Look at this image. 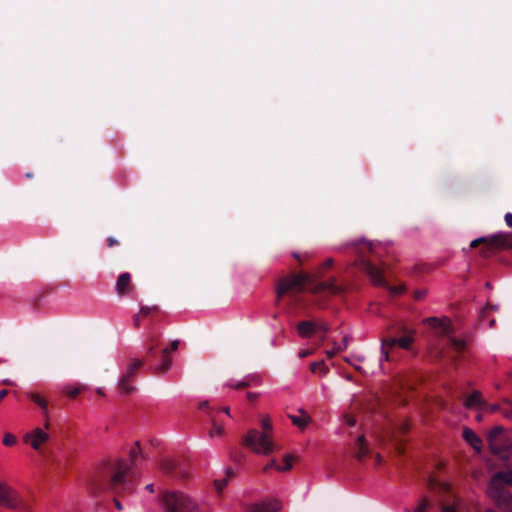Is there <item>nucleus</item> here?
Wrapping results in <instances>:
<instances>
[{
  "instance_id": "1",
  "label": "nucleus",
  "mask_w": 512,
  "mask_h": 512,
  "mask_svg": "<svg viewBox=\"0 0 512 512\" xmlns=\"http://www.w3.org/2000/svg\"><path fill=\"white\" fill-rule=\"evenodd\" d=\"M430 488L435 491L441 512H470L466 500L446 481L430 480Z\"/></svg>"
},
{
  "instance_id": "2",
  "label": "nucleus",
  "mask_w": 512,
  "mask_h": 512,
  "mask_svg": "<svg viewBox=\"0 0 512 512\" xmlns=\"http://www.w3.org/2000/svg\"><path fill=\"white\" fill-rule=\"evenodd\" d=\"M130 469V465L123 460L109 463L108 473H110V475L107 489L117 494L131 493L133 491V485L127 477V473Z\"/></svg>"
},
{
  "instance_id": "3",
  "label": "nucleus",
  "mask_w": 512,
  "mask_h": 512,
  "mask_svg": "<svg viewBox=\"0 0 512 512\" xmlns=\"http://www.w3.org/2000/svg\"><path fill=\"white\" fill-rule=\"evenodd\" d=\"M483 244L480 254L488 257L499 250H505L512 247V234L508 232H498L490 236H483L474 239L470 243L471 248Z\"/></svg>"
},
{
  "instance_id": "4",
  "label": "nucleus",
  "mask_w": 512,
  "mask_h": 512,
  "mask_svg": "<svg viewBox=\"0 0 512 512\" xmlns=\"http://www.w3.org/2000/svg\"><path fill=\"white\" fill-rule=\"evenodd\" d=\"M244 444L259 455H269L278 450V446L273 442L270 434L261 433L256 429L247 432L244 437Z\"/></svg>"
},
{
  "instance_id": "5",
  "label": "nucleus",
  "mask_w": 512,
  "mask_h": 512,
  "mask_svg": "<svg viewBox=\"0 0 512 512\" xmlns=\"http://www.w3.org/2000/svg\"><path fill=\"white\" fill-rule=\"evenodd\" d=\"M165 512H201L198 504L182 492H170L163 497Z\"/></svg>"
},
{
  "instance_id": "6",
  "label": "nucleus",
  "mask_w": 512,
  "mask_h": 512,
  "mask_svg": "<svg viewBox=\"0 0 512 512\" xmlns=\"http://www.w3.org/2000/svg\"><path fill=\"white\" fill-rule=\"evenodd\" d=\"M313 281V276L308 273H299L284 277L278 281L276 289V304L279 303L283 295L290 291L301 292L306 284Z\"/></svg>"
},
{
  "instance_id": "7",
  "label": "nucleus",
  "mask_w": 512,
  "mask_h": 512,
  "mask_svg": "<svg viewBox=\"0 0 512 512\" xmlns=\"http://www.w3.org/2000/svg\"><path fill=\"white\" fill-rule=\"evenodd\" d=\"M144 365V360L138 358H131L123 369V372L118 380V388L123 394L129 395L136 390V386L132 384L138 369Z\"/></svg>"
},
{
  "instance_id": "8",
  "label": "nucleus",
  "mask_w": 512,
  "mask_h": 512,
  "mask_svg": "<svg viewBox=\"0 0 512 512\" xmlns=\"http://www.w3.org/2000/svg\"><path fill=\"white\" fill-rule=\"evenodd\" d=\"M415 338L412 335H404L400 338L395 336H388L381 339V357L379 359L380 363L383 361H389V349L394 346H399L402 349L410 350Z\"/></svg>"
},
{
  "instance_id": "9",
  "label": "nucleus",
  "mask_w": 512,
  "mask_h": 512,
  "mask_svg": "<svg viewBox=\"0 0 512 512\" xmlns=\"http://www.w3.org/2000/svg\"><path fill=\"white\" fill-rule=\"evenodd\" d=\"M22 505L20 494L5 482H0V506L7 509H18Z\"/></svg>"
},
{
  "instance_id": "10",
  "label": "nucleus",
  "mask_w": 512,
  "mask_h": 512,
  "mask_svg": "<svg viewBox=\"0 0 512 512\" xmlns=\"http://www.w3.org/2000/svg\"><path fill=\"white\" fill-rule=\"evenodd\" d=\"M488 496L502 512H512V493L508 490L487 491Z\"/></svg>"
},
{
  "instance_id": "11",
  "label": "nucleus",
  "mask_w": 512,
  "mask_h": 512,
  "mask_svg": "<svg viewBox=\"0 0 512 512\" xmlns=\"http://www.w3.org/2000/svg\"><path fill=\"white\" fill-rule=\"evenodd\" d=\"M505 485L512 486V470L496 472L488 484L487 491L506 490Z\"/></svg>"
},
{
  "instance_id": "12",
  "label": "nucleus",
  "mask_w": 512,
  "mask_h": 512,
  "mask_svg": "<svg viewBox=\"0 0 512 512\" xmlns=\"http://www.w3.org/2000/svg\"><path fill=\"white\" fill-rule=\"evenodd\" d=\"M504 438V428L502 426L493 427L488 433L487 440L491 451L499 454L504 450L502 439Z\"/></svg>"
},
{
  "instance_id": "13",
  "label": "nucleus",
  "mask_w": 512,
  "mask_h": 512,
  "mask_svg": "<svg viewBox=\"0 0 512 512\" xmlns=\"http://www.w3.org/2000/svg\"><path fill=\"white\" fill-rule=\"evenodd\" d=\"M281 507L282 504L278 499H269L249 505L246 512H277Z\"/></svg>"
},
{
  "instance_id": "14",
  "label": "nucleus",
  "mask_w": 512,
  "mask_h": 512,
  "mask_svg": "<svg viewBox=\"0 0 512 512\" xmlns=\"http://www.w3.org/2000/svg\"><path fill=\"white\" fill-rule=\"evenodd\" d=\"M351 452L358 461H362L369 454L370 448L364 435L356 439L351 446Z\"/></svg>"
},
{
  "instance_id": "15",
  "label": "nucleus",
  "mask_w": 512,
  "mask_h": 512,
  "mask_svg": "<svg viewBox=\"0 0 512 512\" xmlns=\"http://www.w3.org/2000/svg\"><path fill=\"white\" fill-rule=\"evenodd\" d=\"M283 460L286 462V466H281L275 459H271L264 467L263 473H269L272 469L277 472H287L293 466L294 456L287 454L284 456Z\"/></svg>"
},
{
  "instance_id": "16",
  "label": "nucleus",
  "mask_w": 512,
  "mask_h": 512,
  "mask_svg": "<svg viewBox=\"0 0 512 512\" xmlns=\"http://www.w3.org/2000/svg\"><path fill=\"white\" fill-rule=\"evenodd\" d=\"M325 290H328L332 294H341L344 292V288L342 286L336 285L335 278L318 282L311 288L313 293H319Z\"/></svg>"
},
{
  "instance_id": "17",
  "label": "nucleus",
  "mask_w": 512,
  "mask_h": 512,
  "mask_svg": "<svg viewBox=\"0 0 512 512\" xmlns=\"http://www.w3.org/2000/svg\"><path fill=\"white\" fill-rule=\"evenodd\" d=\"M132 290L131 274L128 272L121 273L115 284V291L119 296H124Z\"/></svg>"
},
{
  "instance_id": "18",
  "label": "nucleus",
  "mask_w": 512,
  "mask_h": 512,
  "mask_svg": "<svg viewBox=\"0 0 512 512\" xmlns=\"http://www.w3.org/2000/svg\"><path fill=\"white\" fill-rule=\"evenodd\" d=\"M363 270L368 275L369 279L374 285H385V281L382 277L381 271L375 265L366 261L363 264Z\"/></svg>"
},
{
  "instance_id": "19",
  "label": "nucleus",
  "mask_w": 512,
  "mask_h": 512,
  "mask_svg": "<svg viewBox=\"0 0 512 512\" xmlns=\"http://www.w3.org/2000/svg\"><path fill=\"white\" fill-rule=\"evenodd\" d=\"M423 322L432 328H442L444 334H446L447 336L449 335L450 321L447 317H428L424 319Z\"/></svg>"
},
{
  "instance_id": "20",
  "label": "nucleus",
  "mask_w": 512,
  "mask_h": 512,
  "mask_svg": "<svg viewBox=\"0 0 512 512\" xmlns=\"http://www.w3.org/2000/svg\"><path fill=\"white\" fill-rule=\"evenodd\" d=\"M462 436L465 439V441L469 443L476 452H481L482 440L478 435H476V433L472 429L464 428Z\"/></svg>"
},
{
  "instance_id": "21",
  "label": "nucleus",
  "mask_w": 512,
  "mask_h": 512,
  "mask_svg": "<svg viewBox=\"0 0 512 512\" xmlns=\"http://www.w3.org/2000/svg\"><path fill=\"white\" fill-rule=\"evenodd\" d=\"M299 412L301 415H288V417L295 426L303 430L306 428L311 419L309 415H307L302 409H300Z\"/></svg>"
},
{
  "instance_id": "22",
  "label": "nucleus",
  "mask_w": 512,
  "mask_h": 512,
  "mask_svg": "<svg viewBox=\"0 0 512 512\" xmlns=\"http://www.w3.org/2000/svg\"><path fill=\"white\" fill-rule=\"evenodd\" d=\"M258 378L256 376H246L240 381H229L225 384L226 387L232 388V389H240L244 387H248L252 384V382H257Z\"/></svg>"
},
{
  "instance_id": "23",
  "label": "nucleus",
  "mask_w": 512,
  "mask_h": 512,
  "mask_svg": "<svg viewBox=\"0 0 512 512\" xmlns=\"http://www.w3.org/2000/svg\"><path fill=\"white\" fill-rule=\"evenodd\" d=\"M34 404H37L42 411L43 416V426L45 429L49 428V413L47 408V402L40 396L34 394Z\"/></svg>"
},
{
  "instance_id": "24",
  "label": "nucleus",
  "mask_w": 512,
  "mask_h": 512,
  "mask_svg": "<svg viewBox=\"0 0 512 512\" xmlns=\"http://www.w3.org/2000/svg\"><path fill=\"white\" fill-rule=\"evenodd\" d=\"M172 365V359L169 356V349L165 348L162 351V362L160 365L154 368L155 373H165L170 369Z\"/></svg>"
},
{
  "instance_id": "25",
  "label": "nucleus",
  "mask_w": 512,
  "mask_h": 512,
  "mask_svg": "<svg viewBox=\"0 0 512 512\" xmlns=\"http://www.w3.org/2000/svg\"><path fill=\"white\" fill-rule=\"evenodd\" d=\"M316 329V325L310 321H302L298 324V333L302 338L311 336Z\"/></svg>"
},
{
  "instance_id": "26",
  "label": "nucleus",
  "mask_w": 512,
  "mask_h": 512,
  "mask_svg": "<svg viewBox=\"0 0 512 512\" xmlns=\"http://www.w3.org/2000/svg\"><path fill=\"white\" fill-rule=\"evenodd\" d=\"M49 437V434L45 430L34 428V450H38L41 444L49 440Z\"/></svg>"
},
{
  "instance_id": "27",
  "label": "nucleus",
  "mask_w": 512,
  "mask_h": 512,
  "mask_svg": "<svg viewBox=\"0 0 512 512\" xmlns=\"http://www.w3.org/2000/svg\"><path fill=\"white\" fill-rule=\"evenodd\" d=\"M482 398L479 391L472 392L465 400L464 406L466 408L480 407L482 405Z\"/></svg>"
},
{
  "instance_id": "28",
  "label": "nucleus",
  "mask_w": 512,
  "mask_h": 512,
  "mask_svg": "<svg viewBox=\"0 0 512 512\" xmlns=\"http://www.w3.org/2000/svg\"><path fill=\"white\" fill-rule=\"evenodd\" d=\"M351 341V337L348 335H345L342 339V342L339 344H335L333 349L326 351V354L328 357H333L335 354L344 351L347 349L349 343Z\"/></svg>"
},
{
  "instance_id": "29",
  "label": "nucleus",
  "mask_w": 512,
  "mask_h": 512,
  "mask_svg": "<svg viewBox=\"0 0 512 512\" xmlns=\"http://www.w3.org/2000/svg\"><path fill=\"white\" fill-rule=\"evenodd\" d=\"M86 386L81 384H67L63 387V392L70 397H76L81 391L85 390Z\"/></svg>"
},
{
  "instance_id": "30",
  "label": "nucleus",
  "mask_w": 512,
  "mask_h": 512,
  "mask_svg": "<svg viewBox=\"0 0 512 512\" xmlns=\"http://www.w3.org/2000/svg\"><path fill=\"white\" fill-rule=\"evenodd\" d=\"M212 426L209 431V437L214 438L216 436H221L223 434L224 428L221 424H218L215 417L211 416Z\"/></svg>"
},
{
  "instance_id": "31",
  "label": "nucleus",
  "mask_w": 512,
  "mask_h": 512,
  "mask_svg": "<svg viewBox=\"0 0 512 512\" xmlns=\"http://www.w3.org/2000/svg\"><path fill=\"white\" fill-rule=\"evenodd\" d=\"M17 443V438L12 433H5L3 436V444L7 447H11Z\"/></svg>"
},
{
  "instance_id": "32",
  "label": "nucleus",
  "mask_w": 512,
  "mask_h": 512,
  "mask_svg": "<svg viewBox=\"0 0 512 512\" xmlns=\"http://www.w3.org/2000/svg\"><path fill=\"white\" fill-rule=\"evenodd\" d=\"M449 340H450V343L451 345L458 351H461L465 348V341L462 340V339H457V338H454V337H449Z\"/></svg>"
},
{
  "instance_id": "33",
  "label": "nucleus",
  "mask_w": 512,
  "mask_h": 512,
  "mask_svg": "<svg viewBox=\"0 0 512 512\" xmlns=\"http://www.w3.org/2000/svg\"><path fill=\"white\" fill-rule=\"evenodd\" d=\"M502 403L506 404V405H508L510 407V409H503V410H501L502 415L506 419L511 420L512 419V401L509 400V399H503Z\"/></svg>"
},
{
  "instance_id": "34",
  "label": "nucleus",
  "mask_w": 512,
  "mask_h": 512,
  "mask_svg": "<svg viewBox=\"0 0 512 512\" xmlns=\"http://www.w3.org/2000/svg\"><path fill=\"white\" fill-rule=\"evenodd\" d=\"M310 368H311L312 372L320 371L323 374H325L327 372V368L323 361L311 363Z\"/></svg>"
},
{
  "instance_id": "35",
  "label": "nucleus",
  "mask_w": 512,
  "mask_h": 512,
  "mask_svg": "<svg viewBox=\"0 0 512 512\" xmlns=\"http://www.w3.org/2000/svg\"><path fill=\"white\" fill-rule=\"evenodd\" d=\"M398 333L402 334V336L404 335H412L414 337L416 331L413 329V328H410L404 324H400L398 326Z\"/></svg>"
},
{
  "instance_id": "36",
  "label": "nucleus",
  "mask_w": 512,
  "mask_h": 512,
  "mask_svg": "<svg viewBox=\"0 0 512 512\" xmlns=\"http://www.w3.org/2000/svg\"><path fill=\"white\" fill-rule=\"evenodd\" d=\"M158 310V307L156 305H153V306H143L140 308L139 310V313L143 316V317H146L148 315H150L151 313H154Z\"/></svg>"
},
{
  "instance_id": "37",
  "label": "nucleus",
  "mask_w": 512,
  "mask_h": 512,
  "mask_svg": "<svg viewBox=\"0 0 512 512\" xmlns=\"http://www.w3.org/2000/svg\"><path fill=\"white\" fill-rule=\"evenodd\" d=\"M430 507V502L428 499H422L418 506L414 509L413 512H426V510Z\"/></svg>"
},
{
  "instance_id": "38",
  "label": "nucleus",
  "mask_w": 512,
  "mask_h": 512,
  "mask_svg": "<svg viewBox=\"0 0 512 512\" xmlns=\"http://www.w3.org/2000/svg\"><path fill=\"white\" fill-rule=\"evenodd\" d=\"M141 448L139 443H135V445L130 449L129 456L131 461H134L139 455H141Z\"/></svg>"
},
{
  "instance_id": "39",
  "label": "nucleus",
  "mask_w": 512,
  "mask_h": 512,
  "mask_svg": "<svg viewBox=\"0 0 512 512\" xmlns=\"http://www.w3.org/2000/svg\"><path fill=\"white\" fill-rule=\"evenodd\" d=\"M261 426H262V429H263V432L262 433H267L269 434L271 431H272V424H271V421L269 420V418H263L261 420Z\"/></svg>"
},
{
  "instance_id": "40",
  "label": "nucleus",
  "mask_w": 512,
  "mask_h": 512,
  "mask_svg": "<svg viewBox=\"0 0 512 512\" xmlns=\"http://www.w3.org/2000/svg\"><path fill=\"white\" fill-rule=\"evenodd\" d=\"M345 360L348 363L354 365L356 369L360 370L362 368L360 366L356 365L355 361H357V362H364L365 361V357H363V356H353L352 359L351 358H345Z\"/></svg>"
},
{
  "instance_id": "41",
  "label": "nucleus",
  "mask_w": 512,
  "mask_h": 512,
  "mask_svg": "<svg viewBox=\"0 0 512 512\" xmlns=\"http://www.w3.org/2000/svg\"><path fill=\"white\" fill-rule=\"evenodd\" d=\"M227 483L228 482L225 478L215 480V488H216L217 492L221 493L224 490V488L227 486Z\"/></svg>"
},
{
  "instance_id": "42",
  "label": "nucleus",
  "mask_w": 512,
  "mask_h": 512,
  "mask_svg": "<svg viewBox=\"0 0 512 512\" xmlns=\"http://www.w3.org/2000/svg\"><path fill=\"white\" fill-rule=\"evenodd\" d=\"M141 318H143V316L139 312L133 316V324L135 327L140 326Z\"/></svg>"
},
{
  "instance_id": "43",
  "label": "nucleus",
  "mask_w": 512,
  "mask_h": 512,
  "mask_svg": "<svg viewBox=\"0 0 512 512\" xmlns=\"http://www.w3.org/2000/svg\"><path fill=\"white\" fill-rule=\"evenodd\" d=\"M426 295V291L425 290H417L414 292V298L416 300H422Z\"/></svg>"
},
{
  "instance_id": "44",
  "label": "nucleus",
  "mask_w": 512,
  "mask_h": 512,
  "mask_svg": "<svg viewBox=\"0 0 512 512\" xmlns=\"http://www.w3.org/2000/svg\"><path fill=\"white\" fill-rule=\"evenodd\" d=\"M501 410H503V409L501 408L500 404H492L488 407V411L491 413L501 411Z\"/></svg>"
},
{
  "instance_id": "45",
  "label": "nucleus",
  "mask_w": 512,
  "mask_h": 512,
  "mask_svg": "<svg viewBox=\"0 0 512 512\" xmlns=\"http://www.w3.org/2000/svg\"><path fill=\"white\" fill-rule=\"evenodd\" d=\"M504 219H505L507 226L512 228V213H510V212L506 213L504 216Z\"/></svg>"
},
{
  "instance_id": "46",
  "label": "nucleus",
  "mask_w": 512,
  "mask_h": 512,
  "mask_svg": "<svg viewBox=\"0 0 512 512\" xmlns=\"http://www.w3.org/2000/svg\"><path fill=\"white\" fill-rule=\"evenodd\" d=\"M23 441H24V443H26V444H32V432H27V433L23 436Z\"/></svg>"
},
{
  "instance_id": "47",
  "label": "nucleus",
  "mask_w": 512,
  "mask_h": 512,
  "mask_svg": "<svg viewBox=\"0 0 512 512\" xmlns=\"http://www.w3.org/2000/svg\"><path fill=\"white\" fill-rule=\"evenodd\" d=\"M344 418H345V422L347 423V425L354 426L356 424V420L353 417H351L349 415H345Z\"/></svg>"
},
{
  "instance_id": "48",
  "label": "nucleus",
  "mask_w": 512,
  "mask_h": 512,
  "mask_svg": "<svg viewBox=\"0 0 512 512\" xmlns=\"http://www.w3.org/2000/svg\"><path fill=\"white\" fill-rule=\"evenodd\" d=\"M119 242L114 238V237H108L107 238V245L109 247H112V246H115V245H118Z\"/></svg>"
},
{
  "instance_id": "49",
  "label": "nucleus",
  "mask_w": 512,
  "mask_h": 512,
  "mask_svg": "<svg viewBox=\"0 0 512 512\" xmlns=\"http://www.w3.org/2000/svg\"><path fill=\"white\" fill-rule=\"evenodd\" d=\"M333 259L332 258H328L326 259L323 264L321 265V268H328V267H331L333 265Z\"/></svg>"
},
{
  "instance_id": "50",
  "label": "nucleus",
  "mask_w": 512,
  "mask_h": 512,
  "mask_svg": "<svg viewBox=\"0 0 512 512\" xmlns=\"http://www.w3.org/2000/svg\"><path fill=\"white\" fill-rule=\"evenodd\" d=\"M178 346H179V340H174V341L171 343L170 347L168 348V349H169V352H170V351H175V350H177V349H178Z\"/></svg>"
},
{
  "instance_id": "51",
  "label": "nucleus",
  "mask_w": 512,
  "mask_h": 512,
  "mask_svg": "<svg viewBox=\"0 0 512 512\" xmlns=\"http://www.w3.org/2000/svg\"><path fill=\"white\" fill-rule=\"evenodd\" d=\"M310 353L311 352L309 350H300L298 353V356H299V358H305L308 355H310Z\"/></svg>"
},
{
  "instance_id": "52",
  "label": "nucleus",
  "mask_w": 512,
  "mask_h": 512,
  "mask_svg": "<svg viewBox=\"0 0 512 512\" xmlns=\"http://www.w3.org/2000/svg\"><path fill=\"white\" fill-rule=\"evenodd\" d=\"M391 292L393 294H401L403 292V288L402 287H393V288H391Z\"/></svg>"
},
{
  "instance_id": "53",
  "label": "nucleus",
  "mask_w": 512,
  "mask_h": 512,
  "mask_svg": "<svg viewBox=\"0 0 512 512\" xmlns=\"http://www.w3.org/2000/svg\"><path fill=\"white\" fill-rule=\"evenodd\" d=\"M209 402L208 401H203L199 404V409H209Z\"/></svg>"
},
{
  "instance_id": "54",
  "label": "nucleus",
  "mask_w": 512,
  "mask_h": 512,
  "mask_svg": "<svg viewBox=\"0 0 512 512\" xmlns=\"http://www.w3.org/2000/svg\"><path fill=\"white\" fill-rule=\"evenodd\" d=\"M113 501H114L116 509L119 510V511H122L123 510L122 504L116 498H114Z\"/></svg>"
},
{
  "instance_id": "55",
  "label": "nucleus",
  "mask_w": 512,
  "mask_h": 512,
  "mask_svg": "<svg viewBox=\"0 0 512 512\" xmlns=\"http://www.w3.org/2000/svg\"><path fill=\"white\" fill-rule=\"evenodd\" d=\"M257 394L256 393H252V392H248L247 393V398L250 400V401H254L256 398H257Z\"/></svg>"
},
{
  "instance_id": "56",
  "label": "nucleus",
  "mask_w": 512,
  "mask_h": 512,
  "mask_svg": "<svg viewBox=\"0 0 512 512\" xmlns=\"http://www.w3.org/2000/svg\"><path fill=\"white\" fill-rule=\"evenodd\" d=\"M319 329L324 332H327L329 330V326L326 323H323L319 326Z\"/></svg>"
},
{
  "instance_id": "57",
  "label": "nucleus",
  "mask_w": 512,
  "mask_h": 512,
  "mask_svg": "<svg viewBox=\"0 0 512 512\" xmlns=\"http://www.w3.org/2000/svg\"><path fill=\"white\" fill-rule=\"evenodd\" d=\"M145 488H146V490H148L151 493L154 492V485L153 484H148V485H146Z\"/></svg>"
},
{
  "instance_id": "58",
  "label": "nucleus",
  "mask_w": 512,
  "mask_h": 512,
  "mask_svg": "<svg viewBox=\"0 0 512 512\" xmlns=\"http://www.w3.org/2000/svg\"><path fill=\"white\" fill-rule=\"evenodd\" d=\"M96 392H97V394H99L100 396H104V395H105V394H104V391H103V389H102V388H97Z\"/></svg>"
},
{
  "instance_id": "59",
  "label": "nucleus",
  "mask_w": 512,
  "mask_h": 512,
  "mask_svg": "<svg viewBox=\"0 0 512 512\" xmlns=\"http://www.w3.org/2000/svg\"><path fill=\"white\" fill-rule=\"evenodd\" d=\"M172 466H173L172 463H168L167 465L163 464L162 467L165 468L166 470H170V469H172Z\"/></svg>"
},
{
  "instance_id": "60",
  "label": "nucleus",
  "mask_w": 512,
  "mask_h": 512,
  "mask_svg": "<svg viewBox=\"0 0 512 512\" xmlns=\"http://www.w3.org/2000/svg\"><path fill=\"white\" fill-rule=\"evenodd\" d=\"M222 411H223L224 413H226L227 415H230V409H229V407H224V408L222 409Z\"/></svg>"
},
{
  "instance_id": "61",
  "label": "nucleus",
  "mask_w": 512,
  "mask_h": 512,
  "mask_svg": "<svg viewBox=\"0 0 512 512\" xmlns=\"http://www.w3.org/2000/svg\"><path fill=\"white\" fill-rule=\"evenodd\" d=\"M382 461L381 456L379 454L376 455V463L380 464Z\"/></svg>"
},
{
  "instance_id": "62",
  "label": "nucleus",
  "mask_w": 512,
  "mask_h": 512,
  "mask_svg": "<svg viewBox=\"0 0 512 512\" xmlns=\"http://www.w3.org/2000/svg\"><path fill=\"white\" fill-rule=\"evenodd\" d=\"M293 257L300 260V255L298 253H293Z\"/></svg>"
},
{
  "instance_id": "63",
  "label": "nucleus",
  "mask_w": 512,
  "mask_h": 512,
  "mask_svg": "<svg viewBox=\"0 0 512 512\" xmlns=\"http://www.w3.org/2000/svg\"><path fill=\"white\" fill-rule=\"evenodd\" d=\"M153 351H154V346H150V347L148 348V353H153Z\"/></svg>"
},
{
  "instance_id": "64",
  "label": "nucleus",
  "mask_w": 512,
  "mask_h": 512,
  "mask_svg": "<svg viewBox=\"0 0 512 512\" xmlns=\"http://www.w3.org/2000/svg\"><path fill=\"white\" fill-rule=\"evenodd\" d=\"M476 419H477L478 421H480V420L482 419V416H481V415H478V416L476 417Z\"/></svg>"
}]
</instances>
